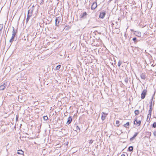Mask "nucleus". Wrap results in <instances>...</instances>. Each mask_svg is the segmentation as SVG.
I'll list each match as a JSON object with an SVG mask.
<instances>
[{
  "label": "nucleus",
  "instance_id": "nucleus-23",
  "mask_svg": "<svg viewBox=\"0 0 156 156\" xmlns=\"http://www.w3.org/2000/svg\"><path fill=\"white\" fill-rule=\"evenodd\" d=\"M134 113L136 115H138L139 113V110H135L134 111Z\"/></svg>",
  "mask_w": 156,
  "mask_h": 156
},
{
  "label": "nucleus",
  "instance_id": "nucleus-10",
  "mask_svg": "<svg viewBox=\"0 0 156 156\" xmlns=\"http://www.w3.org/2000/svg\"><path fill=\"white\" fill-rule=\"evenodd\" d=\"M72 118L71 116H69L67 119V121L66 122V124L68 125L69 124L72 122Z\"/></svg>",
  "mask_w": 156,
  "mask_h": 156
},
{
  "label": "nucleus",
  "instance_id": "nucleus-39",
  "mask_svg": "<svg viewBox=\"0 0 156 156\" xmlns=\"http://www.w3.org/2000/svg\"><path fill=\"white\" fill-rule=\"evenodd\" d=\"M151 66H152L153 67H154V65L153 64H152V65H151Z\"/></svg>",
  "mask_w": 156,
  "mask_h": 156
},
{
  "label": "nucleus",
  "instance_id": "nucleus-33",
  "mask_svg": "<svg viewBox=\"0 0 156 156\" xmlns=\"http://www.w3.org/2000/svg\"><path fill=\"white\" fill-rule=\"evenodd\" d=\"M93 140H90L89 142V143L90 144H91L93 142Z\"/></svg>",
  "mask_w": 156,
  "mask_h": 156
},
{
  "label": "nucleus",
  "instance_id": "nucleus-32",
  "mask_svg": "<svg viewBox=\"0 0 156 156\" xmlns=\"http://www.w3.org/2000/svg\"><path fill=\"white\" fill-rule=\"evenodd\" d=\"M65 28H66V30H68L70 27H69L68 26H66Z\"/></svg>",
  "mask_w": 156,
  "mask_h": 156
},
{
  "label": "nucleus",
  "instance_id": "nucleus-35",
  "mask_svg": "<svg viewBox=\"0 0 156 156\" xmlns=\"http://www.w3.org/2000/svg\"><path fill=\"white\" fill-rule=\"evenodd\" d=\"M119 121L118 120H117L116 122V124H119Z\"/></svg>",
  "mask_w": 156,
  "mask_h": 156
},
{
  "label": "nucleus",
  "instance_id": "nucleus-16",
  "mask_svg": "<svg viewBox=\"0 0 156 156\" xmlns=\"http://www.w3.org/2000/svg\"><path fill=\"white\" fill-rule=\"evenodd\" d=\"M140 76L141 78L143 80H145L146 78L145 75L143 73H142L141 74Z\"/></svg>",
  "mask_w": 156,
  "mask_h": 156
},
{
  "label": "nucleus",
  "instance_id": "nucleus-5",
  "mask_svg": "<svg viewBox=\"0 0 156 156\" xmlns=\"http://www.w3.org/2000/svg\"><path fill=\"white\" fill-rule=\"evenodd\" d=\"M7 85V82L4 83L3 84L0 86V90H3L6 88Z\"/></svg>",
  "mask_w": 156,
  "mask_h": 156
},
{
  "label": "nucleus",
  "instance_id": "nucleus-30",
  "mask_svg": "<svg viewBox=\"0 0 156 156\" xmlns=\"http://www.w3.org/2000/svg\"><path fill=\"white\" fill-rule=\"evenodd\" d=\"M43 118L44 120H47L48 119V117L47 116H43Z\"/></svg>",
  "mask_w": 156,
  "mask_h": 156
},
{
  "label": "nucleus",
  "instance_id": "nucleus-38",
  "mask_svg": "<svg viewBox=\"0 0 156 156\" xmlns=\"http://www.w3.org/2000/svg\"><path fill=\"white\" fill-rule=\"evenodd\" d=\"M16 120L17 121L18 120V117L17 116H16Z\"/></svg>",
  "mask_w": 156,
  "mask_h": 156
},
{
  "label": "nucleus",
  "instance_id": "nucleus-2",
  "mask_svg": "<svg viewBox=\"0 0 156 156\" xmlns=\"http://www.w3.org/2000/svg\"><path fill=\"white\" fill-rule=\"evenodd\" d=\"M62 20V18L61 16L56 17L55 19V25L57 27H58L60 22Z\"/></svg>",
  "mask_w": 156,
  "mask_h": 156
},
{
  "label": "nucleus",
  "instance_id": "nucleus-14",
  "mask_svg": "<svg viewBox=\"0 0 156 156\" xmlns=\"http://www.w3.org/2000/svg\"><path fill=\"white\" fill-rule=\"evenodd\" d=\"M138 132L135 133V134L133 135V136L130 138V140L132 141L133 140V139L138 134Z\"/></svg>",
  "mask_w": 156,
  "mask_h": 156
},
{
  "label": "nucleus",
  "instance_id": "nucleus-24",
  "mask_svg": "<svg viewBox=\"0 0 156 156\" xmlns=\"http://www.w3.org/2000/svg\"><path fill=\"white\" fill-rule=\"evenodd\" d=\"M152 126L153 128H156V122H154L152 125Z\"/></svg>",
  "mask_w": 156,
  "mask_h": 156
},
{
  "label": "nucleus",
  "instance_id": "nucleus-28",
  "mask_svg": "<svg viewBox=\"0 0 156 156\" xmlns=\"http://www.w3.org/2000/svg\"><path fill=\"white\" fill-rule=\"evenodd\" d=\"M33 10H32L31 11V12H30V9L28 11V14H29V15H30L31 14V15H32Z\"/></svg>",
  "mask_w": 156,
  "mask_h": 156
},
{
  "label": "nucleus",
  "instance_id": "nucleus-41",
  "mask_svg": "<svg viewBox=\"0 0 156 156\" xmlns=\"http://www.w3.org/2000/svg\"><path fill=\"white\" fill-rule=\"evenodd\" d=\"M119 126V125H117V126L118 127Z\"/></svg>",
  "mask_w": 156,
  "mask_h": 156
},
{
  "label": "nucleus",
  "instance_id": "nucleus-4",
  "mask_svg": "<svg viewBox=\"0 0 156 156\" xmlns=\"http://www.w3.org/2000/svg\"><path fill=\"white\" fill-rule=\"evenodd\" d=\"M147 92V91L146 89L143 90L141 94V98L142 99H143L145 98Z\"/></svg>",
  "mask_w": 156,
  "mask_h": 156
},
{
  "label": "nucleus",
  "instance_id": "nucleus-29",
  "mask_svg": "<svg viewBox=\"0 0 156 156\" xmlns=\"http://www.w3.org/2000/svg\"><path fill=\"white\" fill-rule=\"evenodd\" d=\"M3 28V24H0V32L1 31Z\"/></svg>",
  "mask_w": 156,
  "mask_h": 156
},
{
  "label": "nucleus",
  "instance_id": "nucleus-7",
  "mask_svg": "<svg viewBox=\"0 0 156 156\" xmlns=\"http://www.w3.org/2000/svg\"><path fill=\"white\" fill-rule=\"evenodd\" d=\"M141 123V121L140 120H139L138 121H137V118H136L134 121V124L135 125H137L138 126H139L140 125Z\"/></svg>",
  "mask_w": 156,
  "mask_h": 156
},
{
  "label": "nucleus",
  "instance_id": "nucleus-17",
  "mask_svg": "<svg viewBox=\"0 0 156 156\" xmlns=\"http://www.w3.org/2000/svg\"><path fill=\"white\" fill-rule=\"evenodd\" d=\"M133 146H130L129 147L128 151L130 152H132L133 150Z\"/></svg>",
  "mask_w": 156,
  "mask_h": 156
},
{
  "label": "nucleus",
  "instance_id": "nucleus-36",
  "mask_svg": "<svg viewBox=\"0 0 156 156\" xmlns=\"http://www.w3.org/2000/svg\"><path fill=\"white\" fill-rule=\"evenodd\" d=\"M44 2V0H41V1L40 4H42Z\"/></svg>",
  "mask_w": 156,
  "mask_h": 156
},
{
  "label": "nucleus",
  "instance_id": "nucleus-26",
  "mask_svg": "<svg viewBox=\"0 0 156 156\" xmlns=\"http://www.w3.org/2000/svg\"><path fill=\"white\" fill-rule=\"evenodd\" d=\"M155 91H154V92L153 94L152 95V98L151 99H152V100H153V99H154V98H155L154 96H155Z\"/></svg>",
  "mask_w": 156,
  "mask_h": 156
},
{
  "label": "nucleus",
  "instance_id": "nucleus-12",
  "mask_svg": "<svg viewBox=\"0 0 156 156\" xmlns=\"http://www.w3.org/2000/svg\"><path fill=\"white\" fill-rule=\"evenodd\" d=\"M153 100H152V99H151V100H150V103H149V104H150L149 108H152V104H153V105H154V100L153 102Z\"/></svg>",
  "mask_w": 156,
  "mask_h": 156
},
{
  "label": "nucleus",
  "instance_id": "nucleus-22",
  "mask_svg": "<svg viewBox=\"0 0 156 156\" xmlns=\"http://www.w3.org/2000/svg\"><path fill=\"white\" fill-rule=\"evenodd\" d=\"M133 40L134 41V43L136 44L137 42V40L136 37H133Z\"/></svg>",
  "mask_w": 156,
  "mask_h": 156
},
{
  "label": "nucleus",
  "instance_id": "nucleus-20",
  "mask_svg": "<svg viewBox=\"0 0 156 156\" xmlns=\"http://www.w3.org/2000/svg\"><path fill=\"white\" fill-rule=\"evenodd\" d=\"M146 135L148 136L147 137L150 138V136H151V132H147L146 133Z\"/></svg>",
  "mask_w": 156,
  "mask_h": 156
},
{
  "label": "nucleus",
  "instance_id": "nucleus-6",
  "mask_svg": "<svg viewBox=\"0 0 156 156\" xmlns=\"http://www.w3.org/2000/svg\"><path fill=\"white\" fill-rule=\"evenodd\" d=\"M106 13L105 12H101L99 15V17L101 19L104 18L106 15Z\"/></svg>",
  "mask_w": 156,
  "mask_h": 156
},
{
  "label": "nucleus",
  "instance_id": "nucleus-42",
  "mask_svg": "<svg viewBox=\"0 0 156 156\" xmlns=\"http://www.w3.org/2000/svg\"><path fill=\"white\" fill-rule=\"evenodd\" d=\"M32 7H34V5H33V6H32Z\"/></svg>",
  "mask_w": 156,
  "mask_h": 156
},
{
  "label": "nucleus",
  "instance_id": "nucleus-15",
  "mask_svg": "<svg viewBox=\"0 0 156 156\" xmlns=\"http://www.w3.org/2000/svg\"><path fill=\"white\" fill-rule=\"evenodd\" d=\"M31 16V14L29 15V14H27V17L26 19V23H27L28 21L29 20L30 17Z\"/></svg>",
  "mask_w": 156,
  "mask_h": 156
},
{
  "label": "nucleus",
  "instance_id": "nucleus-13",
  "mask_svg": "<svg viewBox=\"0 0 156 156\" xmlns=\"http://www.w3.org/2000/svg\"><path fill=\"white\" fill-rule=\"evenodd\" d=\"M87 15V13L86 12H84L82 15H80V17L81 18H86Z\"/></svg>",
  "mask_w": 156,
  "mask_h": 156
},
{
  "label": "nucleus",
  "instance_id": "nucleus-43",
  "mask_svg": "<svg viewBox=\"0 0 156 156\" xmlns=\"http://www.w3.org/2000/svg\"><path fill=\"white\" fill-rule=\"evenodd\" d=\"M118 20H119V19H118Z\"/></svg>",
  "mask_w": 156,
  "mask_h": 156
},
{
  "label": "nucleus",
  "instance_id": "nucleus-3",
  "mask_svg": "<svg viewBox=\"0 0 156 156\" xmlns=\"http://www.w3.org/2000/svg\"><path fill=\"white\" fill-rule=\"evenodd\" d=\"M152 110V108H149V109L148 110V113L147 115V122H149L150 120Z\"/></svg>",
  "mask_w": 156,
  "mask_h": 156
},
{
  "label": "nucleus",
  "instance_id": "nucleus-31",
  "mask_svg": "<svg viewBox=\"0 0 156 156\" xmlns=\"http://www.w3.org/2000/svg\"><path fill=\"white\" fill-rule=\"evenodd\" d=\"M128 78H126L125 80V82L126 83H128Z\"/></svg>",
  "mask_w": 156,
  "mask_h": 156
},
{
  "label": "nucleus",
  "instance_id": "nucleus-1",
  "mask_svg": "<svg viewBox=\"0 0 156 156\" xmlns=\"http://www.w3.org/2000/svg\"><path fill=\"white\" fill-rule=\"evenodd\" d=\"M12 36L11 39L9 40V42L11 43L12 42V41H14V39L15 38V37L16 35V34L17 32L18 28L15 30V28L14 27H12Z\"/></svg>",
  "mask_w": 156,
  "mask_h": 156
},
{
  "label": "nucleus",
  "instance_id": "nucleus-37",
  "mask_svg": "<svg viewBox=\"0 0 156 156\" xmlns=\"http://www.w3.org/2000/svg\"><path fill=\"white\" fill-rule=\"evenodd\" d=\"M121 156H125V154H122Z\"/></svg>",
  "mask_w": 156,
  "mask_h": 156
},
{
  "label": "nucleus",
  "instance_id": "nucleus-19",
  "mask_svg": "<svg viewBox=\"0 0 156 156\" xmlns=\"http://www.w3.org/2000/svg\"><path fill=\"white\" fill-rule=\"evenodd\" d=\"M76 131L77 132H79L80 131V128L77 125L76 126Z\"/></svg>",
  "mask_w": 156,
  "mask_h": 156
},
{
  "label": "nucleus",
  "instance_id": "nucleus-9",
  "mask_svg": "<svg viewBox=\"0 0 156 156\" xmlns=\"http://www.w3.org/2000/svg\"><path fill=\"white\" fill-rule=\"evenodd\" d=\"M97 6V3L96 2H94L92 4L91 6V9L93 10Z\"/></svg>",
  "mask_w": 156,
  "mask_h": 156
},
{
  "label": "nucleus",
  "instance_id": "nucleus-25",
  "mask_svg": "<svg viewBox=\"0 0 156 156\" xmlns=\"http://www.w3.org/2000/svg\"><path fill=\"white\" fill-rule=\"evenodd\" d=\"M122 63V62L120 60H119L118 63V66L119 67H120Z\"/></svg>",
  "mask_w": 156,
  "mask_h": 156
},
{
  "label": "nucleus",
  "instance_id": "nucleus-8",
  "mask_svg": "<svg viewBox=\"0 0 156 156\" xmlns=\"http://www.w3.org/2000/svg\"><path fill=\"white\" fill-rule=\"evenodd\" d=\"M107 115V114L105 113L104 112H102L101 119L103 121L105 120V118L106 116Z\"/></svg>",
  "mask_w": 156,
  "mask_h": 156
},
{
  "label": "nucleus",
  "instance_id": "nucleus-21",
  "mask_svg": "<svg viewBox=\"0 0 156 156\" xmlns=\"http://www.w3.org/2000/svg\"><path fill=\"white\" fill-rule=\"evenodd\" d=\"M129 122H127L126 124L123 125V126L126 128L127 126H129Z\"/></svg>",
  "mask_w": 156,
  "mask_h": 156
},
{
  "label": "nucleus",
  "instance_id": "nucleus-18",
  "mask_svg": "<svg viewBox=\"0 0 156 156\" xmlns=\"http://www.w3.org/2000/svg\"><path fill=\"white\" fill-rule=\"evenodd\" d=\"M24 153L23 151L21 150H18L17 153L20 154H23Z\"/></svg>",
  "mask_w": 156,
  "mask_h": 156
},
{
  "label": "nucleus",
  "instance_id": "nucleus-27",
  "mask_svg": "<svg viewBox=\"0 0 156 156\" xmlns=\"http://www.w3.org/2000/svg\"><path fill=\"white\" fill-rule=\"evenodd\" d=\"M61 66V65H60L57 66L56 68V70H59L60 69V68Z\"/></svg>",
  "mask_w": 156,
  "mask_h": 156
},
{
  "label": "nucleus",
  "instance_id": "nucleus-11",
  "mask_svg": "<svg viewBox=\"0 0 156 156\" xmlns=\"http://www.w3.org/2000/svg\"><path fill=\"white\" fill-rule=\"evenodd\" d=\"M134 34L138 37H140L141 36V34L140 32L138 31H135L134 33Z\"/></svg>",
  "mask_w": 156,
  "mask_h": 156
},
{
  "label": "nucleus",
  "instance_id": "nucleus-34",
  "mask_svg": "<svg viewBox=\"0 0 156 156\" xmlns=\"http://www.w3.org/2000/svg\"><path fill=\"white\" fill-rule=\"evenodd\" d=\"M153 134L154 136H156V131H155L153 133Z\"/></svg>",
  "mask_w": 156,
  "mask_h": 156
},
{
  "label": "nucleus",
  "instance_id": "nucleus-40",
  "mask_svg": "<svg viewBox=\"0 0 156 156\" xmlns=\"http://www.w3.org/2000/svg\"><path fill=\"white\" fill-rule=\"evenodd\" d=\"M136 78L137 80H139L140 81V80H139L138 78H137V77H136Z\"/></svg>",
  "mask_w": 156,
  "mask_h": 156
}]
</instances>
